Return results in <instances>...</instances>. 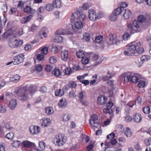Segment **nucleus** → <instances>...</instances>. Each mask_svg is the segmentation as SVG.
I'll use <instances>...</instances> for the list:
<instances>
[{
	"mask_svg": "<svg viewBox=\"0 0 151 151\" xmlns=\"http://www.w3.org/2000/svg\"><path fill=\"white\" fill-rule=\"evenodd\" d=\"M14 93L18 96V99L22 101H24L29 98L28 90L26 87H17Z\"/></svg>",
	"mask_w": 151,
	"mask_h": 151,
	"instance_id": "f257e3e1",
	"label": "nucleus"
},
{
	"mask_svg": "<svg viewBox=\"0 0 151 151\" xmlns=\"http://www.w3.org/2000/svg\"><path fill=\"white\" fill-rule=\"evenodd\" d=\"M141 76L138 75L133 76L130 73H128L124 76V81L125 82H128L131 81L134 83H137L140 78Z\"/></svg>",
	"mask_w": 151,
	"mask_h": 151,
	"instance_id": "f03ea898",
	"label": "nucleus"
},
{
	"mask_svg": "<svg viewBox=\"0 0 151 151\" xmlns=\"http://www.w3.org/2000/svg\"><path fill=\"white\" fill-rule=\"evenodd\" d=\"M133 24L134 27H133L132 24L129 23L127 27L132 32H139L140 31L141 29L139 27V24L136 20L133 21Z\"/></svg>",
	"mask_w": 151,
	"mask_h": 151,
	"instance_id": "7ed1b4c3",
	"label": "nucleus"
},
{
	"mask_svg": "<svg viewBox=\"0 0 151 151\" xmlns=\"http://www.w3.org/2000/svg\"><path fill=\"white\" fill-rule=\"evenodd\" d=\"M56 145L58 146L63 145L66 142V137L63 134H59L56 136V138L55 139Z\"/></svg>",
	"mask_w": 151,
	"mask_h": 151,
	"instance_id": "20e7f679",
	"label": "nucleus"
},
{
	"mask_svg": "<svg viewBox=\"0 0 151 151\" xmlns=\"http://www.w3.org/2000/svg\"><path fill=\"white\" fill-rule=\"evenodd\" d=\"M24 56L23 54H20L14 57L13 61L14 65H18L22 63L24 59Z\"/></svg>",
	"mask_w": 151,
	"mask_h": 151,
	"instance_id": "39448f33",
	"label": "nucleus"
},
{
	"mask_svg": "<svg viewBox=\"0 0 151 151\" xmlns=\"http://www.w3.org/2000/svg\"><path fill=\"white\" fill-rule=\"evenodd\" d=\"M106 42L109 45H111L114 44H117L116 40L114 35L112 34L109 35L106 38Z\"/></svg>",
	"mask_w": 151,
	"mask_h": 151,
	"instance_id": "423d86ee",
	"label": "nucleus"
},
{
	"mask_svg": "<svg viewBox=\"0 0 151 151\" xmlns=\"http://www.w3.org/2000/svg\"><path fill=\"white\" fill-rule=\"evenodd\" d=\"M88 18L91 20L95 21L96 20V13L93 9H90L88 12Z\"/></svg>",
	"mask_w": 151,
	"mask_h": 151,
	"instance_id": "0eeeda50",
	"label": "nucleus"
},
{
	"mask_svg": "<svg viewBox=\"0 0 151 151\" xmlns=\"http://www.w3.org/2000/svg\"><path fill=\"white\" fill-rule=\"evenodd\" d=\"M98 102L99 104L103 105L105 104L107 101V97L104 95L99 96L97 99Z\"/></svg>",
	"mask_w": 151,
	"mask_h": 151,
	"instance_id": "6e6552de",
	"label": "nucleus"
},
{
	"mask_svg": "<svg viewBox=\"0 0 151 151\" xmlns=\"http://www.w3.org/2000/svg\"><path fill=\"white\" fill-rule=\"evenodd\" d=\"M98 118L96 114H93L91 116L90 119H89V123L91 124H97L99 125V126H101V123L99 122H95V121L97 120Z\"/></svg>",
	"mask_w": 151,
	"mask_h": 151,
	"instance_id": "1a4fd4ad",
	"label": "nucleus"
},
{
	"mask_svg": "<svg viewBox=\"0 0 151 151\" xmlns=\"http://www.w3.org/2000/svg\"><path fill=\"white\" fill-rule=\"evenodd\" d=\"M75 15L76 17L77 16L78 19L81 21H83L85 19V15L78 11H77L75 12Z\"/></svg>",
	"mask_w": 151,
	"mask_h": 151,
	"instance_id": "9d476101",
	"label": "nucleus"
},
{
	"mask_svg": "<svg viewBox=\"0 0 151 151\" xmlns=\"http://www.w3.org/2000/svg\"><path fill=\"white\" fill-rule=\"evenodd\" d=\"M17 105V101L16 99H12L9 102V107L12 110L14 109Z\"/></svg>",
	"mask_w": 151,
	"mask_h": 151,
	"instance_id": "9b49d317",
	"label": "nucleus"
},
{
	"mask_svg": "<svg viewBox=\"0 0 151 151\" xmlns=\"http://www.w3.org/2000/svg\"><path fill=\"white\" fill-rule=\"evenodd\" d=\"M62 59L64 61H66L68 58L69 53L68 51L64 50L62 51L61 55Z\"/></svg>",
	"mask_w": 151,
	"mask_h": 151,
	"instance_id": "f8f14e48",
	"label": "nucleus"
},
{
	"mask_svg": "<svg viewBox=\"0 0 151 151\" xmlns=\"http://www.w3.org/2000/svg\"><path fill=\"white\" fill-rule=\"evenodd\" d=\"M30 131L32 134H37L40 131V129L38 126H32L30 128Z\"/></svg>",
	"mask_w": 151,
	"mask_h": 151,
	"instance_id": "ddd939ff",
	"label": "nucleus"
},
{
	"mask_svg": "<svg viewBox=\"0 0 151 151\" xmlns=\"http://www.w3.org/2000/svg\"><path fill=\"white\" fill-rule=\"evenodd\" d=\"M147 16H144L143 15H140L137 18V22L140 25L139 23H142L144 22L147 21Z\"/></svg>",
	"mask_w": 151,
	"mask_h": 151,
	"instance_id": "4468645a",
	"label": "nucleus"
},
{
	"mask_svg": "<svg viewBox=\"0 0 151 151\" xmlns=\"http://www.w3.org/2000/svg\"><path fill=\"white\" fill-rule=\"evenodd\" d=\"M55 33L57 35H66L69 34V32L66 29H60L58 30Z\"/></svg>",
	"mask_w": 151,
	"mask_h": 151,
	"instance_id": "2eb2a0df",
	"label": "nucleus"
},
{
	"mask_svg": "<svg viewBox=\"0 0 151 151\" xmlns=\"http://www.w3.org/2000/svg\"><path fill=\"white\" fill-rule=\"evenodd\" d=\"M42 126L43 127H46L49 125L51 122V120L48 118H44L42 119Z\"/></svg>",
	"mask_w": 151,
	"mask_h": 151,
	"instance_id": "dca6fc26",
	"label": "nucleus"
},
{
	"mask_svg": "<svg viewBox=\"0 0 151 151\" xmlns=\"http://www.w3.org/2000/svg\"><path fill=\"white\" fill-rule=\"evenodd\" d=\"M132 15L131 12L129 9H125L123 14V17L125 19H129Z\"/></svg>",
	"mask_w": 151,
	"mask_h": 151,
	"instance_id": "f3484780",
	"label": "nucleus"
},
{
	"mask_svg": "<svg viewBox=\"0 0 151 151\" xmlns=\"http://www.w3.org/2000/svg\"><path fill=\"white\" fill-rule=\"evenodd\" d=\"M114 73L109 71L107 73V75L106 76H103L102 77V79L103 81H106L111 78L114 76Z\"/></svg>",
	"mask_w": 151,
	"mask_h": 151,
	"instance_id": "a211bd4d",
	"label": "nucleus"
},
{
	"mask_svg": "<svg viewBox=\"0 0 151 151\" xmlns=\"http://www.w3.org/2000/svg\"><path fill=\"white\" fill-rule=\"evenodd\" d=\"M133 119L134 122L136 123L140 122L142 120L141 115L139 114H135L134 116Z\"/></svg>",
	"mask_w": 151,
	"mask_h": 151,
	"instance_id": "6ab92c4d",
	"label": "nucleus"
},
{
	"mask_svg": "<svg viewBox=\"0 0 151 151\" xmlns=\"http://www.w3.org/2000/svg\"><path fill=\"white\" fill-rule=\"evenodd\" d=\"M52 3L54 7L60 8L61 6V2L60 0H54Z\"/></svg>",
	"mask_w": 151,
	"mask_h": 151,
	"instance_id": "aec40b11",
	"label": "nucleus"
},
{
	"mask_svg": "<svg viewBox=\"0 0 151 151\" xmlns=\"http://www.w3.org/2000/svg\"><path fill=\"white\" fill-rule=\"evenodd\" d=\"M22 145L25 147H29L35 145L34 143L27 140L23 141Z\"/></svg>",
	"mask_w": 151,
	"mask_h": 151,
	"instance_id": "412c9836",
	"label": "nucleus"
},
{
	"mask_svg": "<svg viewBox=\"0 0 151 151\" xmlns=\"http://www.w3.org/2000/svg\"><path fill=\"white\" fill-rule=\"evenodd\" d=\"M67 105V102L65 99H60L58 103L59 107L63 108L65 107Z\"/></svg>",
	"mask_w": 151,
	"mask_h": 151,
	"instance_id": "4be33fe9",
	"label": "nucleus"
},
{
	"mask_svg": "<svg viewBox=\"0 0 151 151\" xmlns=\"http://www.w3.org/2000/svg\"><path fill=\"white\" fill-rule=\"evenodd\" d=\"M124 133L127 137H130L131 136L132 133L131 129L128 127L124 129Z\"/></svg>",
	"mask_w": 151,
	"mask_h": 151,
	"instance_id": "5701e85b",
	"label": "nucleus"
},
{
	"mask_svg": "<svg viewBox=\"0 0 151 151\" xmlns=\"http://www.w3.org/2000/svg\"><path fill=\"white\" fill-rule=\"evenodd\" d=\"M20 77L18 75H14L13 77H11L10 78V81L17 82L20 80Z\"/></svg>",
	"mask_w": 151,
	"mask_h": 151,
	"instance_id": "b1692460",
	"label": "nucleus"
},
{
	"mask_svg": "<svg viewBox=\"0 0 151 151\" xmlns=\"http://www.w3.org/2000/svg\"><path fill=\"white\" fill-rule=\"evenodd\" d=\"M124 9L123 8L118 7L114 10L113 12L114 14H115L116 15L118 16L122 12L124 11Z\"/></svg>",
	"mask_w": 151,
	"mask_h": 151,
	"instance_id": "393cba45",
	"label": "nucleus"
},
{
	"mask_svg": "<svg viewBox=\"0 0 151 151\" xmlns=\"http://www.w3.org/2000/svg\"><path fill=\"white\" fill-rule=\"evenodd\" d=\"M45 113L47 114L51 115L54 113V110L51 107H47L45 109Z\"/></svg>",
	"mask_w": 151,
	"mask_h": 151,
	"instance_id": "a878e982",
	"label": "nucleus"
},
{
	"mask_svg": "<svg viewBox=\"0 0 151 151\" xmlns=\"http://www.w3.org/2000/svg\"><path fill=\"white\" fill-rule=\"evenodd\" d=\"M32 17V15H30L23 18L21 20V23L22 24H25L27 23L30 20Z\"/></svg>",
	"mask_w": 151,
	"mask_h": 151,
	"instance_id": "bb28decb",
	"label": "nucleus"
},
{
	"mask_svg": "<svg viewBox=\"0 0 151 151\" xmlns=\"http://www.w3.org/2000/svg\"><path fill=\"white\" fill-rule=\"evenodd\" d=\"M54 6L52 4H48L45 5V9L47 11H51L53 10Z\"/></svg>",
	"mask_w": 151,
	"mask_h": 151,
	"instance_id": "cd10ccee",
	"label": "nucleus"
},
{
	"mask_svg": "<svg viewBox=\"0 0 151 151\" xmlns=\"http://www.w3.org/2000/svg\"><path fill=\"white\" fill-rule=\"evenodd\" d=\"M63 41V38L61 36H56L54 40V42L56 43H61Z\"/></svg>",
	"mask_w": 151,
	"mask_h": 151,
	"instance_id": "c85d7f7f",
	"label": "nucleus"
},
{
	"mask_svg": "<svg viewBox=\"0 0 151 151\" xmlns=\"http://www.w3.org/2000/svg\"><path fill=\"white\" fill-rule=\"evenodd\" d=\"M55 93L56 96H61L64 95V92L63 90L60 89L58 90H56L55 91Z\"/></svg>",
	"mask_w": 151,
	"mask_h": 151,
	"instance_id": "c756f323",
	"label": "nucleus"
},
{
	"mask_svg": "<svg viewBox=\"0 0 151 151\" xmlns=\"http://www.w3.org/2000/svg\"><path fill=\"white\" fill-rule=\"evenodd\" d=\"M90 38L89 34L85 33L83 35V41L88 42L89 41Z\"/></svg>",
	"mask_w": 151,
	"mask_h": 151,
	"instance_id": "7c9ffc66",
	"label": "nucleus"
},
{
	"mask_svg": "<svg viewBox=\"0 0 151 151\" xmlns=\"http://www.w3.org/2000/svg\"><path fill=\"white\" fill-rule=\"evenodd\" d=\"M52 73L56 77H59L61 76V72L58 69H56L53 70Z\"/></svg>",
	"mask_w": 151,
	"mask_h": 151,
	"instance_id": "2f4dec72",
	"label": "nucleus"
},
{
	"mask_svg": "<svg viewBox=\"0 0 151 151\" xmlns=\"http://www.w3.org/2000/svg\"><path fill=\"white\" fill-rule=\"evenodd\" d=\"M74 26L76 29H80L83 27V24L81 22L77 21L75 23Z\"/></svg>",
	"mask_w": 151,
	"mask_h": 151,
	"instance_id": "473e14b6",
	"label": "nucleus"
},
{
	"mask_svg": "<svg viewBox=\"0 0 151 151\" xmlns=\"http://www.w3.org/2000/svg\"><path fill=\"white\" fill-rule=\"evenodd\" d=\"M45 144L44 142H40L39 143V147L41 150H38V151H43L42 150H44L45 148Z\"/></svg>",
	"mask_w": 151,
	"mask_h": 151,
	"instance_id": "72a5a7b5",
	"label": "nucleus"
},
{
	"mask_svg": "<svg viewBox=\"0 0 151 151\" xmlns=\"http://www.w3.org/2000/svg\"><path fill=\"white\" fill-rule=\"evenodd\" d=\"M136 50V46L134 45H129V47L127 49L128 51H131L132 52H135Z\"/></svg>",
	"mask_w": 151,
	"mask_h": 151,
	"instance_id": "f704fd0d",
	"label": "nucleus"
},
{
	"mask_svg": "<svg viewBox=\"0 0 151 151\" xmlns=\"http://www.w3.org/2000/svg\"><path fill=\"white\" fill-rule=\"evenodd\" d=\"M117 16L115 14H114V12L109 17V19L112 21H115L117 19Z\"/></svg>",
	"mask_w": 151,
	"mask_h": 151,
	"instance_id": "c9c22d12",
	"label": "nucleus"
},
{
	"mask_svg": "<svg viewBox=\"0 0 151 151\" xmlns=\"http://www.w3.org/2000/svg\"><path fill=\"white\" fill-rule=\"evenodd\" d=\"M92 59L93 60H97V61H96V63L99 64L100 63H101L102 62V60H100V62L99 61V62H98L99 61V60H98L99 59V57L98 55L94 54L92 55Z\"/></svg>",
	"mask_w": 151,
	"mask_h": 151,
	"instance_id": "e433bc0d",
	"label": "nucleus"
},
{
	"mask_svg": "<svg viewBox=\"0 0 151 151\" xmlns=\"http://www.w3.org/2000/svg\"><path fill=\"white\" fill-rule=\"evenodd\" d=\"M41 48L40 51L42 53L45 55L47 54L48 50V47H41Z\"/></svg>",
	"mask_w": 151,
	"mask_h": 151,
	"instance_id": "4c0bfd02",
	"label": "nucleus"
},
{
	"mask_svg": "<svg viewBox=\"0 0 151 151\" xmlns=\"http://www.w3.org/2000/svg\"><path fill=\"white\" fill-rule=\"evenodd\" d=\"M76 55L77 57L79 58H82L83 57H84L85 56V55L83 52L81 51L76 52Z\"/></svg>",
	"mask_w": 151,
	"mask_h": 151,
	"instance_id": "58836bf2",
	"label": "nucleus"
},
{
	"mask_svg": "<svg viewBox=\"0 0 151 151\" xmlns=\"http://www.w3.org/2000/svg\"><path fill=\"white\" fill-rule=\"evenodd\" d=\"M82 63L84 65H86L89 62V59L87 57H83L81 59Z\"/></svg>",
	"mask_w": 151,
	"mask_h": 151,
	"instance_id": "ea45409f",
	"label": "nucleus"
},
{
	"mask_svg": "<svg viewBox=\"0 0 151 151\" xmlns=\"http://www.w3.org/2000/svg\"><path fill=\"white\" fill-rule=\"evenodd\" d=\"M68 84L71 88H75L77 85L76 82L72 81H70Z\"/></svg>",
	"mask_w": 151,
	"mask_h": 151,
	"instance_id": "a19ab883",
	"label": "nucleus"
},
{
	"mask_svg": "<svg viewBox=\"0 0 151 151\" xmlns=\"http://www.w3.org/2000/svg\"><path fill=\"white\" fill-rule=\"evenodd\" d=\"M124 53L125 55H128L129 56H132L134 55L135 52H132L131 51H130L128 50V51H124Z\"/></svg>",
	"mask_w": 151,
	"mask_h": 151,
	"instance_id": "79ce46f5",
	"label": "nucleus"
},
{
	"mask_svg": "<svg viewBox=\"0 0 151 151\" xmlns=\"http://www.w3.org/2000/svg\"><path fill=\"white\" fill-rule=\"evenodd\" d=\"M150 58V57L149 55H143L142 56L141 58V60L143 62L147 61H148Z\"/></svg>",
	"mask_w": 151,
	"mask_h": 151,
	"instance_id": "37998d69",
	"label": "nucleus"
},
{
	"mask_svg": "<svg viewBox=\"0 0 151 151\" xmlns=\"http://www.w3.org/2000/svg\"><path fill=\"white\" fill-rule=\"evenodd\" d=\"M16 43H15V40L14 41H10L9 43L10 47L12 48L17 47Z\"/></svg>",
	"mask_w": 151,
	"mask_h": 151,
	"instance_id": "c03bdc74",
	"label": "nucleus"
},
{
	"mask_svg": "<svg viewBox=\"0 0 151 151\" xmlns=\"http://www.w3.org/2000/svg\"><path fill=\"white\" fill-rule=\"evenodd\" d=\"M143 112L146 114H148L150 112V108L149 106L144 107L143 108Z\"/></svg>",
	"mask_w": 151,
	"mask_h": 151,
	"instance_id": "a18cd8bd",
	"label": "nucleus"
},
{
	"mask_svg": "<svg viewBox=\"0 0 151 151\" xmlns=\"http://www.w3.org/2000/svg\"><path fill=\"white\" fill-rule=\"evenodd\" d=\"M138 85L140 88L144 87L145 85V82L142 80H140L138 83Z\"/></svg>",
	"mask_w": 151,
	"mask_h": 151,
	"instance_id": "49530a36",
	"label": "nucleus"
},
{
	"mask_svg": "<svg viewBox=\"0 0 151 151\" xmlns=\"http://www.w3.org/2000/svg\"><path fill=\"white\" fill-rule=\"evenodd\" d=\"M103 112L105 113L110 114L113 112V109H109L106 107L103 109Z\"/></svg>",
	"mask_w": 151,
	"mask_h": 151,
	"instance_id": "de8ad7c7",
	"label": "nucleus"
},
{
	"mask_svg": "<svg viewBox=\"0 0 151 151\" xmlns=\"http://www.w3.org/2000/svg\"><path fill=\"white\" fill-rule=\"evenodd\" d=\"M70 118V117L69 114H65L63 115V120L64 121H68Z\"/></svg>",
	"mask_w": 151,
	"mask_h": 151,
	"instance_id": "09e8293b",
	"label": "nucleus"
},
{
	"mask_svg": "<svg viewBox=\"0 0 151 151\" xmlns=\"http://www.w3.org/2000/svg\"><path fill=\"white\" fill-rule=\"evenodd\" d=\"M32 8L29 6L27 5L25 8H24V12L27 13H29L32 11Z\"/></svg>",
	"mask_w": 151,
	"mask_h": 151,
	"instance_id": "8fccbe9b",
	"label": "nucleus"
},
{
	"mask_svg": "<svg viewBox=\"0 0 151 151\" xmlns=\"http://www.w3.org/2000/svg\"><path fill=\"white\" fill-rule=\"evenodd\" d=\"M52 69V66L49 65H46L45 69L47 72H50Z\"/></svg>",
	"mask_w": 151,
	"mask_h": 151,
	"instance_id": "3c124183",
	"label": "nucleus"
},
{
	"mask_svg": "<svg viewBox=\"0 0 151 151\" xmlns=\"http://www.w3.org/2000/svg\"><path fill=\"white\" fill-rule=\"evenodd\" d=\"M17 47L20 46L23 44V41L21 40H15Z\"/></svg>",
	"mask_w": 151,
	"mask_h": 151,
	"instance_id": "603ef678",
	"label": "nucleus"
},
{
	"mask_svg": "<svg viewBox=\"0 0 151 151\" xmlns=\"http://www.w3.org/2000/svg\"><path fill=\"white\" fill-rule=\"evenodd\" d=\"M69 96L70 98H74L76 96V95L74 91H72L69 93Z\"/></svg>",
	"mask_w": 151,
	"mask_h": 151,
	"instance_id": "864d4df0",
	"label": "nucleus"
},
{
	"mask_svg": "<svg viewBox=\"0 0 151 151\" xmlns=\"http://www.w3.org/2000/svg\"><path fill=\"white\" fill-rule=\"evenodd\" d=\"M42 66L40 64H38L36 66V70L38 72L41 71L42 70Z\"/></svg>",
	"mask_w": 151,
	"mask_h": 151,
	"instance_id": "5fc2aeb1",
	"label": "nucleus"
},
{
	"mask_svg": "<svg viewBox=\"0 0 151 151\" xmlns=\"http://www.w3.org/2000/svg\"><path fill=\"white\" fill-rule=\"evenodd\" d=\"M37 58L39 61H42L44 60V56L41 54H39L37 55Z\"/></svg>",
	"mask_w": 151,
	"mask_h": 151,
	"instance_id": "6e6d98bb",
	"label": "nucleus"
},
{
	"mask_svg": "<svg viewBox=\"0 0 151 151\" xmlns=\"http://www.w3.org/2000/svg\"><path fill=\"white\" fill-rule=\"evenodd\" d=\"M49 62L52 64L55 63L56 61V58L54 56L50 57L49 59Z\"/></svg>",
	"mask_w": 151,
	"mask_h": 151,
	"instance_id": "4d7b16f0",
	"label": "nucleus"
},
{
	"mask_svg": "<svg viewBox=\"0 0 151 151\" xmlns=\"http://www.w3.org/2000/svg\"><path fill=\"white\" fill-rule=\"evenodd\" d=\"M14 136V134L12 132L8 133L6 135V137L9 139L11 140Z\"/></svg>",
	"mask_w": 151,
	"mask_h": 151,
	"instance_id": "13d9d810",
	"label": "nucleus"
},
{
	"mask_svg": "<svg viewBox=\"0 0 151 151\" xmlns=\"http://www.w3.org/2000/svg\"><path fill=\"white\" fill-rule=\"evenodd\" d=\"M113 105V104L112 101H109L106 104V107L109 109H112V107Z\"/></svg>",
	"mask_w": 151,
	"mask_h": 151,
	"instance_id": "bf43d9fd",
	"label": "nucleus"
},
{
	"mask_svg": "<svg viewBox=\"0 0 151 151\" xmlns=\"http://www.w3.org/2000/svg\"><path fill=\"white\" fill-rule=\"evenodd\" d=\"M145 143L147 146L151 145V138H149L148 139H146L145 141Z\"/></svg>",
	"mask_w": 151,
	"mask_h": 151,
	"instance_id": "052dcab7",
	"label": "nucleus"
},
{
	"mask_svg": "<svg viewBox=\"0 0 151 151\" xmlns=\"http://www.w3.org/2000/svg\"><path fill=\"white\" fill-rule=\"evenodd\" d=\"M103 37L102 36H99L96 37L95 38V41L96 42L99 43L102 40Z\"/></svg>",
	"mask_w": 151,
	"mask_h": 151,
	"instance_id": "680f3d73",
	"label": "nucleus"
},
{
	"mask_svg": "<svg viewBox=\"0 0 151 151\" xmlns=\"http://www.w3.org/2000/svg\"><path fill=\"white\" fill-rule=\"evenodd\" d=\"M65 73L66 75H69L72 72L71 69L70 68H67L65 70Z\"/></svg>",
	"mask_w": 151,
	"mask_h": 151,
	"instance_id": "e2e57ef3",
	"label": "nucleus"
},
{
	"mask_svg": "<svg viewBox=\"0 0 151 151\" xmlns=\"http://www.w3.org/2000/svg\"><path fill=\"white\" fill-rule=\"evenodd\" d=\"M144 48L141 47L137 49L136 51L139 54H142L144 52Z\"/></svg>",
	"mask_w": 151,
	"mask_h": 151,
	"instance_id": "0e129e2a",
	"label": "nucleus"
},
{
	"mask_svg": "<svg viewBox=\"0 0 151 151\" xmlns=\"http://www.w3.org/2000/svg\"><path fill=\"white\" fill-rule=\"evenodd\" d=\"M6 111V108L5 107L2 105L0 107V112L1 113H4Z\"/></svg>",
	"mask_w": 151,
	"mask_h": 151,
	"instance_id": "69168bd1",
	"label": "nucleus"
},
{
	"mask_svg": "<svg viewBox=\"0 0 151 151\" xmlns=\"http://www.w3.org/2000/svg\"><path fill=\"white\" fill-rule=\"evenodd\" d=\"M52 51L54 53H56L58 52L59 49L56 46H53L52 48Z\"/></svg>",
	"mask_w": 151,
	"mask_h": 151,
	"instance_id": "338daca9",
	"label": "nucleus"
},
{
	"mask_svg": "<svg viewBox=\"0 0 151 151\" xmlns=\"http://www.w3.org/2000/svg\"><path fill=\"white\" fill-rule=\"evenodd\" d=\"M115 136V134L114 133H111L107 135V138L109 139H110L111 140Z\"/></svg>",
	"mask_w": 151,
	"mask_h": 151,
	"instance_id": "774afa93",
	"label": "nucleus"
}]
</instances>
